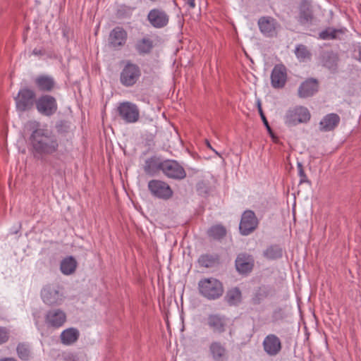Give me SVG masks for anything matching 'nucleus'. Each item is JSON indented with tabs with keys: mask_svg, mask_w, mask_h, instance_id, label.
I'll use <instances>...</instances> for the list:
<instances>
[{
	"mask_svg": "<svg viewBox=\"0 0 361 361\" xmlns=\"http://www.w3.org/2000/svg\"><path fill=\"white\" fill-rule=\"evenodd\" d=\"M37 126L30 135L29 142L33 157L44 161L48 157L58 154L60 140L51 130Z\"/></svg>",
	"mask_w": 361,
	"mask_h": 361,
	"instance_id": "obj_1",
	"label": "nucleus"
},
{
	"mask_svg": "<svg viewBox=\"0 0 361 361\" xmlns=\"http://www.w3.org/2000/svg\"><path fill=\"white\" fill-rule=\"evenodd\" d=\"M198 290L204 298L214 300L223 295L224 286L222 283L215 278H204L198 282Z\"/></svg>",
	"mask_w": 361,
	"mask_h": 361,
	"instance_id": "obj_2",
	"label": "nucleus"
},
{
	"mask_svg": "<svg viewBox=\"0 0 361 361\" xmlns=\"http://www.w3.org/2000/svg\"><path fill=\"white\" fill-rule=\"evenodd\" d=\"M42 301L47 305H59L63 301L64 296L59 290V286L54 284H47L41 290Z\"/></svg>",
	"mask_w": 361,
	"mask_h": 361,
	"instance_id": "obj_3",
	"label": "nucleus"
},
{
	"mask_svg": "<svg viewBox=\"0 0 361 361\" xmlns=\"http://www.w3.org/2000/svg\"><path fill=\"white\" fill-rule=\"evenodd\" d=\"M315 19L312 1L302 0L298 6V23L303 27H310L314 24Z\"/></svg>",
	"mask_w": 361,
	"mask_h": 361,
	"instance_id": "obj_4",
	"label": "nucleus"
},
{
	"mask_svg": "<svg viewBox=\"0 0 361 361\" xmlns=\"http://www.w3.org/2000/svg\"><path fill=\"white\" fill-rule=\"evenodd\" d=\"M147 188L152 195L157 198L166 200L173 196L171 188L163 180H151L148 182Z\"/></svg>",
	"mask_w": 361,
	"mask_h": 361,
	"instance_id": "obj_5",
	"label": "nucleus"
},
{
	"mask_svg": "<svg viewBox=\"0 0 361 361\" xmlns=\"http://www.w3.org/2000/svg\"><path fill=\"white\" fill-rule=\"evenodd\" d=\"M141 75L139 66L135 63L127 62L121 72L120 81L126 87L134 85Z\"/></svg>",
	"mask_w": 361,
	"mask_h": 361,
	"instance_id": "obj_6",
	"label": "nucleus"
},
{
	"mask_svg": "<svg viewBox=\"0 0 361 361\" xmlns=\"http://www.w3.org/2000/svg\"><path fill=\"white\" fill-rule=\"evenodd\" d=\"M310 119L308 109L303 106H296L289 109L285 116V123L289 126L300 123H307Z\"/></svg>",
	"mask_w": 361,
	"mask_h": 361,
	"instance_id": "obj_7",
	"label": "nucleus"
},
{
	"mask_svg": "<svg viewBox=\"0 0 361 361\" xmlns=\"http://www.w3.org/2000/svg\"><path fill=\"white\" fill-rule=\"evenodd\" d=\"M319 61L322 67L331 73H336L338 71L340 62L339 54L333 50H323L319 56Z\"/></svg>",
	"mask_w": 361,
	"mask_h": 361,
	"instance_id": "obj_8",
	"label": "nucleus"
},
{
	"mask_svg": "<svg viewBox=\"0 0 361 361\" xmlns=\"http://www.w3.org/2000/svg\"><path fill=\"white\" fill-rule=\"evenodd\" d=\"M161 172L169 178L174 180H183L186 177L184 168L175 160H164Z\"/></svg>",
	"mask_w": 361,
	"mask_h": 361,
	"instance_id": "obj_9",
	"label": "nucleus"
},
{
	"mask_svg": "<svg viewBox=\"0 0 361 361\" xmlns=\"http://www.w3.org/2000/svg\"><path fill=\"white\" fill-rule=\"evenodd\" d=\"M119 116L127 123H133L140 118V110L137 106L129 102L121 103L118 106Z\"/></svg>",
	"mask_w": 361,
	"mask_h": 361,
	"instance_id": "obj_10",
	"label": "nucleus"
},
{
	"mask_svg": "<svg viewBox=\"0 0 361 361\" xmlns=\"http://www.w3.org/2000/svg\"><path fill=\"white\" fill-rule=\"evenodd\" d=\"M35 92L31 89L27 87L21 89L15 98L17 109L20 111L30 109L35 104Z\"/></svg>",
	"mask_w": 361,
	"mask_h": 361,
	"instance_id": "obj_11",
	"label": "nucleus"
},
{
	"mask_svg": "<svg viewBox=\"0 0 361 361\" xmlns=\"http://www.w3.org/2000/svg\"><path fill=\"white\" fill-rule=\"evenodd\" d=\"M259 221L254 212L246 210L242 215L239 225L240 232L243 235L252 233L258 226Z\"/></svg>",
	"mask_w": 361,
	"mask_h": 361,
	"instance_id": "obj_12",
	"label": "nucleus"
},
{
	"mask_svg": "<svg viewBox=\"0 0 361 361\" xmlns=\"http://www.w3.org/2000/svg\"><path fill=\"white\" fill-rule=\"evenodd\" d=\"M37 111L42 115L50 116L57 110L56 99L51 95H42L35 102Z\"/></svg>",
	"mask_w": 361,
	"mask_h": 361,
	"instance_id": "obj_13",
	"label": "nucleus"
},
{
	"mask_svg": "<svg viewBox=\"0 0 361 361\" xmlns=\"http://www.w3.org/2000/svg\"><path fill=\"white\" fill-rule=\"evenodd\" d=\"M128 33L122 27H114L109 33V46L115 49L120 50L126 43Z\"/></svg>",
	"mask_w": 361,
	"mask_h": 361,
	"instance_id": "obj_14",
	"label": "nucleus"
},
{
	"mask_svg": "<svg viewBox=\"0 0 361 361\" xmlns=\"http://www.w3.org/2000/svg\"><path fill=\"white\" fill-rule=\"evenodd\" d=\"M262 346L264 351L271 357L277 355L282 350V343L280 338L273 334H269L264 338Z\"/></svg>",
	"mask_w": 361,
	"mask_h": 361,
	"instance_id": "obj_15",
	"label": "nucleus"
},
{
	"mask_svg": "<svg viewBox=\"0 0 361 361\" xmlns=\"http://www.w3.org/2000/svg\"><path fill=\"white\" fill-rule=\"evenodd\" d=\"M228 319L220 314H210L207 318V324L214 334H223L226 330Z\"/></svg>",
	"mask_w": 361,
	"mask_h": 361,
	"instance_id": "obj_16",
	"label": "nucleus"
},
{
	"mask_svg": "<svg viewBox=\"0 0 361 361\" xmlns=\"http://www.w3.org/2000/svg\"><path fill=\"white\" fill-rule=\"evenodd\" d=\"M147 20L152 27L162 28L168 25L169 16L161 8H153L148 13Z\"/></svg>",
	"mask_w": 361,
	"mask_h": 361,
	"instance_id": "obj_17",
	"label": "nucleus"
},
{
	"mask_svg": "<svg viewBox=\"0 0 361 361\" xmlns=\"http://www.w3.org/2000/svg\"><path fill=\"white\" fill-rule=\"evenodd\" d=\"M255 264V259L251 255L242 252L238 255L235 266L238 273L247 274L252 271Z\"/></svg>",
	"mask_w": 361,
	"mask_h": 361,
	"instance_id": "obj_18",
	"label": "nucleus"
},
{
	"mask_svg": "<svg viewBox=\"0 0 361 361\" xmlns=\"http://www.w3.org/2000/svg\"><path fill=\"white\" fill-rule=\"evenodd\" d=\"M287 80L286 68L283 65H276L271 74V83L274 88L284 87Z\"/></svg>",
	"mask_w": 361,
	"mask_h": 361,
	"instance_id": "obj_19",
	"label": "nucleus"
},
{
	"mask_svg": "<svg viewBox=\"0 0 361 361\" xmlns=\"http://www.w3.org/2000/svg\"><path fill=\"white\" fill-rule=\"evenodd\" d=\"M66 321V313L59 309L51 310L47 312L45 316V322L47 325L54 328L61 327Z\"/></svg>",
	"mask_w": 361,
	"mask_h": 361,
	"instance_id": "obj_20",
	"label": "nucleus"
},
{
	"mask_svg": "<svg viewBox=\"0 0 361 361\" xmlns=\"http://www.w3.org/2000/svg\"><path fill=\"white\" fill-rule=\"evenodd\" d=\"M163 162L164 160L159 157H151L145 160L143 170L149 176H156L161 171Z\"/></svg>",
	"mask_w": 361,
	"mask_h": 361,
	"instance_id": "obj_21",
	"label": "nucleus"
},
{
	"mask_svg": "<svg viewBox=\"0 0 361 361\" xmlns=\"http://www.w3.org/2000/svg\"><path fill=\"white\" fill-rule=\"evenodd\" d=\"M318 89L317 80L314 78H310L300 85L298 94L300 98H307L313 96L318 91Z\"/></svg>",
	"mask_w": 361,
	"mask_h": 361,
	"instance_id": "obj_22",
	"label": "nucleus"
},
{
	"mask_svg": "<svg viewBox=\"0 0 361 361\" xmlns=\"http://www.w3.org/2000/svg\"><path fill=\"white\" fill-rule=\"evenodd\" d=\"M209 350L214 361H226L228 352L226 347L219 341H213L209 347Z\"/></svg>",
	"mask_w": 361,
	"mask_h": 361,
	"instance_id": "obj_23",
	"label": "nucleus"
},
{
	"mask_svg": "<svg viewBox=\"0 0 361 361\" xmlns=\"http://www.w3.org/2000/svg\"><path fill=\"white\" fill-rule=\"evenodd\" d=\"M340 123V117L336 114L326 115L319 122V130L323 132H329L334 130Z\"/></svg>",
	"mask_w": 361,
	"mask_h": 361,
	"instance_id": "obj_24",
	"label": "nucleus"
},
{
	"mask_svg": "<svg viewBox=\"0 0 361 361\" xmlns=\"http://www.w3.org/2000/svg\"><path fill=\"white\" fill-rule=\"evenodd\" d=\"M276 22L271 17H262L258 20L260 31L267 37H272L276 33Z\"/></svg>",
	"mask_w": 361,
	"mask_h": 361,
	"instance_id": "obj_25",
	"label": "nucleus"
},
{
	"mask_svg": "<svg viewBox=\"0 0 361 361\" xmlns=\"http://www.w3.org/2000/svg\"><path fill=\"white\" fill-rule=\"evenodd\" d=\"M35 84L40 91L51 92L55 86V81L51 76L41 75L35 79Z\"/></svg>",
	"mask_w": 361,
	"mask_h": 361,
	"instance_id": "obj_26",
	"label": "nucleus"
},
{
	"mask_svg": "<svg viewBox=\"0 0 361 361\" xmlns=\"http://www.w3.org/2000/svg\"><path fill=\"white\" fill-rule=\"evenodd\" d=\"M79 331L73 327L63 330L61 335V342L66 345H70L75 343L79 338Z\"/></svg>",
	"mask_w": 361,
	"mask_h": 361,
	"instance_id": "obj_27",
	"label": "nucleus"
},
{
	"mask_svg": "<svg viewBox=\"0 0 361 361\" xmlns=\"http://www.w3.org/2000/svg\"><path fill=\"white\" fill-rule=\"evenodd\" d=\"M77 262L73 257L63 259L60 265L61 272L65 275H70L75 272L77 267Z\"/></svg>",
	"mask_w": 361,
	"mask_h": 361,
	"instance_id": "obj_28",
	"label": "nucleus"
},
{
	"mask_svg": "<svg viewBox=\"0 0 361 361\" xmlns=\"http://www.w3.org/2000/svg\"><path fill=\"white\" fill-rule=\"evenodd\" d=\"M153 46L151 39L144 37L136 42L135 49L140 54L143 55L150 53Z\"/></svg>",
	"mask_w": 361,
	"mask_h": 361,
	"instance_id": "obj_29",
	"label": "nucleus"
},
{
	"mask_svg": "<svg viewBox=\"0 0 361 361\" xmlns=\"http://www.w3.org/2000/svg\"><path fill=\"white\" fill-rule=\"evenodd\" d=\"M219 262V257L216 255H202L197 262L201 267L211 268L214 267Z\"/></svg>",
	"mask_w": 361,
	"mask_h": 361,
	"instance_id": "obj_30",
	"label": "nucleus"
},
{
	"mask_svg": "<svg viewBox=\"0 0 361 361\" xmlns=\"http://www.w3.org/2000/svg\"><path fill=\"white\" fill-rule=\"evenodd\" d=\"M271 291V289L265 286H260L255 293L252 298V302L253 305H259L263 301L265 298H267L270 294Z\"/></svg>",
	"mask_w": 361,
	"mask_h": 361,
	"instance_id": "obj_31",
	"label": "nucleus"
},
{
	"mask_svg": "<svg viewBox=\"0 0 361 361\" xmlns=\"http://www.w3.org/2000/svg\"><path fill=\"white\" fill-rule=\"evenodd\" d=\"M294 53H295L297 59L300 62H304L307 60H310V59L312 57L311 51L308 49L307 46H305L302 44H298L295 47Z\"/></svg>",
	"mask_w": 361,
	"mask_h": 361,
	"instance_id": "obj_32",
	"label": "nucleus"
},
{
	"mask_svg": "<svg viewBox=\"0 0 361 361\" xmlns=\"http://www.w3.org/2000/svg\"><path fill=\"white\" fill-rule=\"evenodd\" d=\"M282 255V249L276 245L269 246L263 252L264 257L269 259H276L281 258Z\"/></svg>",
	"mask_w": 361,
	"mask_h": 361,
	"instance_id": "obj_33",
	"label": "nucleus"
},
{
	"mask_svg": "<svg viewBox=\"0 0 361 361\" xmlns=\"http://www.w3.org/2000/svg\"><path fill=\"white\" fill-rule=\"evenodd\" d=\"M18 357L22 360H28L31 357L30 345L25 343H20L16 348Z\"/></svg>",
	"mask_w": 361,
	"mask_h": 361,
	"instance_id": "obj_34",
	"label": "nucleus"
},
{
	"mask_svg": "<svg viewBox=\"0 0 361 361\" xmlns=\"http://www.w3.org/2000/svg\"><path fill=\"white\" fill-rule=\"evenodd\" d=\"M208 234L210 237L219 240L226 235V230L221 225H216L209 229Z\"/></svg>",
	"mask_w": 361,
	"mask_h": 361,
	"instance_id": "obj_35",
	"label": "nucleus"
},
{
	"mask_svg": "<svg viewBox=\"0 0 361 361\" xmlns=\"http://www.w3.org/2000/svg\"><path fill=\"white\" fill-rule=\"evenodd\" d=\"M226 298L229 304L234 305L236 302L240 301L241 293L238 288H235L227 293Z\"/></svg>",
	"mask_w": 361,
	"mask_h": 361,
	"instance_id": "obj_36",
	"label": "nucleus"
},
{
	"mask_svg": "<svg viewBox=\"0 0 361 361\" xmlns=\"http://www.w3.org/2000/svg\"><path fill=\"white\" fill-rule=\"evenodd\" d=\"M337 30L332 27H328L326 30L320 32L319 38L322 39H335L336 37Z\"/></svg>",
	"mask_w": 361,
	"mask_h": 361,
	"instance_id": "obj_37",
	"label": "nucleus"
},
{
	"mask_svg": "<svg viewBox=\"0 0 361 361\" xmlns=\"http://www.w3.org/2000/svg\"><path fill=\"white\" fill-rule=\"evenodd\" d=\"M134 10V8L126 6V5H121L118 10V14L120 16H128L131 15L133 11Z\"/></svg>",
	"mask_w": 361,
	"mask_h": 361,
	"instance_id": "obj_38",
	"label": "nucleus"
},
{
	"mask_svg": "<svg viewBox=\"0 0 361 361\" xmlns=\"http://www.w3.org/2000/svg\"><path fill=\"white\" fill-rule=\"evenodd\" d=\"M9 338V332L5 327L0 326V345L5 343Z\"/></svg>",
	"mask_w": 361,
	"mask_h": 361,
	"instance_id": "obj_39",
	"label": "nucleus"
},
{
	"mask_svg": "<svg viewBox=\"0 0 361 361\" xmlns=\"http://www.w3.org/2000/svg\"><path fill=\"white\" fill-rule=\"evenodd\" d=\"M257 106H258V111H259V113L260 114V116H261V118L264 124V126H266L267 130L271 133V127L269 126V123L267 120V118L265 116V115L264 114V112L262 111V106H261V103L259 101H258L257 102Z\"/></svg>",
	"mask_w": 361,
	"mask_h": 361,
	"instance_id": "obj_40",
	"label": "nucleus"
},
{
	"mask_svg": "<svg viewBox=\"0 0 361 361\" xmlns=\"http://www.w3.org/2000/svg\"><path fill=\"white\" fill-rule=\"evenodd\" d=\"M297 166H298V174L300 177V183H302L307 182V176L305 175L302 163L298 162Z\"/></svg>",
	"mask_w": 361,
	"mask_h": 361,
	"instance_id": "obj_41",
	"label": "nucleus"
},
{
	"mask_svg": "<svg viewBox=\"0 0 361 361\" xmlns=\"http://www.w3.org/2000/svg\"><path fill=\"white\" fill-rule=\"evenodd\" d=\"M66 361H75V356L73 354L69 353L65 356Z\"/></svg>",
	"mask_w": 361,
	"mask_h": 361,
	"instance_id": "obj_42",
	"label": "nucleus"
},
{
	"mask_svg": "<svg viewBox=\"0 0 361 361\" xmlns=\"http://www.w3.org/2000/svg\"><path fill=\"white\" fill-rule=\"evenodd\" d=\"M185 1L190 8H194L195 7V0H185Z\"/></svg>",
	"mask_w": 361,
	"mask_h": 361,
	"instance_id": "obj_43",
	"label": "nucleus"
},
{
	"mask_svg": "<svg viewBox=\"0 0 361 361\" xmlns=\"http://www.w3.org/2000/svg\"><path fill=\"white\" fill-rule=\"evenodd\" d=\"M62 127H64L66 128H68V126H67V123L65 121H61L60 123L56 126V128L59 130H60L61 128Z\"/></svg>",
	"mask_w": 361,
	"mask_h": 361,
	"instance_id": "obj_44",
	"label": "nucleus"
},
{
	"mask_svg": "<svg viewBox=\"0 0 361 361\" xmlns=\"http://www.w3.org/2000/svg\"><path fill=\"white\" fill-rule=\"evenodd\" d=\"M0 361H17V360L13 357H6V358L1 359Z\"/></svg>",
	"mask_w": 361,
	"mask_h": 361,
	"instance_id": "obj_45",
	"label": "nucleus"
},
{
	"mask_svg": "<svg viewBox=\"0 0 361 361\" xmlns=\"http://www.w3.org/2000/svg\"><path fill=\"white\" fill-rule=\"evenodd\" d=\"M206 142H207V147H208L209 148H210L212 150H213V151H214L216 154H218L219 156H220V155H219V153H218L215 149H214L212 147V146H211L210 143L209 142V141H208V140H207Z\"/></svg>",
	"mask_w": 361,
	"mask_h": 361,
	"instance_id": "obj_46",
	"label": "nucleus"
},
{
	"mask_svg": "<svg viewBox=\"0 0 361 361\" xmlns=\"http://www.w3.org/2000/svg\"><path fill=\"white\" fill-rule=\"evenodd\" d=\"M33 53H34L35 54H38V52L37 51V50H36V49H35V50L33 51Z\"/></svg>",
	"mask_w": 361,
	"mask_h": 361,
	"instance_id": "obj_47",
	"label": "nucleus"
}]
</instances>
